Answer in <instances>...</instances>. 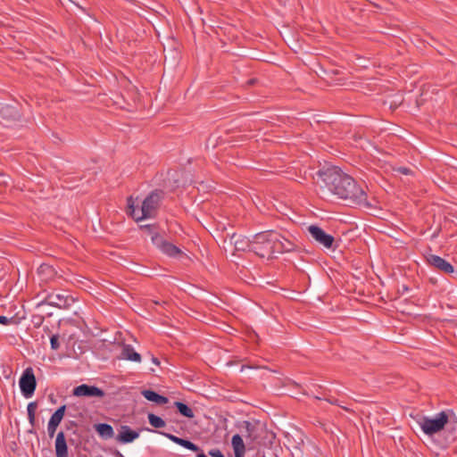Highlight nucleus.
Here are the masks:
<instances>
[{
	"mask_svg": "<svg viewBox=\"0 0 457 457\" xmlns=\"http://www.w3.org/2000/svg\"><path fill=\"white\" fill-rule=\"evenodd\" d=\"M328 190L349 204L368 205L364 190L356 181L337 167L320 172Z\"/></svg>",
	"mask_w": 457,
	"mask_h": 457,
	"instance_id": "f257e3e1",
	"label": "nucleus"
},
{
	"mask_svg": "<svg viewBox=\"0 0 457 457\" xmlns=\"http://www.w3.org/2000/svg\"><path fill=\"white\" fill-rule=\"evenodd\" d=\"M161 201V195L158 192H152L143 201L141 208L137 209L134 205L132 197L128 199V208L130 216L139 221L145 219H150L155 216Z\"/></svg>",
	"mask_w": 457,
	"mask_h": 457,
	"instance_id": "f03ea898",
	"label": "nucleus"
},
{
	"mask_svg": "<svg viewBox=\"0 0 457 457\" xmlns=\"http://www.w3.org/2000/svg\"><path fill=\"white\" fill-rule=\"evenodd\" d=\"M449 418L445 411L437 413L435 417L423 416L418 420V424L424 434L433 436L442 431L448 423Z\"/></svg>",
	"mask_w": 457,
	"mask_h": 457,
	"instance_id": "7ed1b4c3",
	"label": "nucleus"
},
{
	"mask_svg": "<svg viewBox=\"0 0 457 457\" xmlns=\"http://www.w3.org/2000/svg\"><path fill=\"white\" fill-rule=\"evenodd\" d=\"M252 252L261 258H271L270 231L260 232L253 237Z\"/></svg>",
	"mask_w": 457,
	"mask_h": 457,
	"instance_id": "20e7f679",
	"label": "nucleus"
},
{
	"mask_svg": "<svg viewBox=\"0 0 457 457\" xmlns=\"http://www.w3.org/2000/svg\"><path fill=\"white\" fill-rule=\"evenodd\" d=\"M19 385L21 392L25 397L29 398L32 396L37 386L36 377L32 368L29 367L25 369L20 378Z\"/></svg>",
	"mask_w": 457,
	"mask_h": 457,
	"instance_id": "39448f33",
	"label": "nucleus"
},
{
	"mask_svg": "<svg viewBox=\"0 0 457 457\" xmlns=\"http://www.w3.org/2000/svg\"><path fill=\"white\" fill-rule=\"evenodd\" d=\"M152 242L163 253H165L170 257H177V256L182 254V252L179 248H178L176 245L163 240V238L158 234H153Z\"/></svg>",
	"mask_w": 457,
	"mask_h": 457,
	"instance_id": "423d86ee",
	"label": "nucleus"
},
{
	"mask_svg": "<svg viewBox=\"0 0 457 457\" xmlns=\"http://www.w3.org/2000/svg\"><path fill=\"white\" fill-rule=\"evenodd\" d=\"M308 231L312 237L320 245L326 248H331L334 243V237L327 234L322 228L318 226L311 225L308 227Z\"/></svg>",
	"mask_w": 457,
	"mask_h": 457,
	"instance_id": "0eeeda50",
	"label": "nucleus"
},
{
	"mask_svg": "<svg viewBox=\"0 0 457 457\" xmlns=\"http://www.w3.org/2000/svg\"><path fill=\"white\" fill-rule=\"evenodd\" d=\"M104 392L97 386L82 384L73 389V395L78 397H104Z\"/></svg>",
	"mask_w": 457,
	"mask_h": 457,
	"instance_id": "6e6552de",
	"label": "nucleus"
},
{
	"mask_svg": "<svg viewBox=\"0 0 457 457\" xmlns=\"http://www.w3.org/2000/svg\"><path fill=\"white\" fill-rule=\"evenodd\" d=\"M46 301L48 304L58 308H67L73 299L62 292H52L47 295Z\"/></svg>",
	"mask_w": 457,
	"mask_h": 457,
	"instance_id": "1a4fd4ad",
	"label": "nucleus"
},
{
	"mask_svg": "<svg viewBox=\"0 0 457 457\" xmlns=\"http://www.w3.org/2000/svg\"><path fill=\"white\" fill-rule=\"evenodd\" d=\"M428 263L440 271L450 274L454 271L453 266L446 260L436 254H429L427 257Z\"/></svg>",
	"mask_w": 457,
	"mask_h": 457,
	"instance_id": "9d476101",
	"label": "nucleus"
},
{
	"mask_svg": "<svg viewBox=\"0 0 457 457\" xmlns=\"http://www.w3.org/2000/svg\"><path fill=\"white\" fill-rule=\"evenodd\" d=\"M230 244L234 245L236 251L252 252V240L245 236L233 234L230 237Z\"/></svg>",
	"mask_w": 457,
	"mask_h": 457,
	"instance_id": "9b49d317",
	"label": "nucleus"
},
{
	"mask_svg": "<svg viewBox=\"0 0 457 457\" xmlns=\"http://www.w3.org/2000/svg\"><path fill=\"white\" fill-rule=\"evenodd\" d=\"M139 433L132 430L129 426L123 425L120 427V432L116 437V440L121 444H129L138 438Z\"/></svg>",
	"mask_w": 457,
	"mask_h": 457,
	"instance_id": "f8f14e48",
	"label": "nucleus"
},
{
	"mask_svg": "<svg viewBox=\"0 0 457 457\" xmlns=\"http://www.w3.org/2000/svg\"><path fill=\"white\" fill-rule=\"evenodd\" d=\"M55 453L56 457H68V446L62 431H60L56 436Z\"/></svg>",
	"mask_w": 457,
	"mask_h": 457,
	"instance_id": "ddd939ff",
	"label": "nucleus"
},
{
	"mask_svg": "<svg viewBox=\"0 0 457 457\" xmlns=\"http://www.w3.org/2000/svg\"><path fill=\"white\" fill-rule=\"evenodd\" d=\"M270 241L271 245V257L275 253H285L280 242V234L276 231H270Z\"/></svg>",
	"mask_w": 457,
	"mask_h": 457,
	"instance_id": "4468645a",
	"label": "nucleus"
},
{
	"mask_svg": "<svg viewBox=\"0 0 457 457\" xmlns=\"http://www.w3.org/2000/svg\"><path fill=\"white\" fill-rule=\"evenodd\" d=\"M231 445L234 450L235 457L245 456V446L240 435L237 434L232 436Z\"/></svg>",
	"mask_w": 457,
	"mask_h": 457,
	"instance_id": "2eb2a0df",
	"label": "nucleus"
},
{
	"mask_svg": "<svg viewBox=\"0 0 457 457\" xmlns=\"http://www.w3.org/2000/svg\"><path fill=\"white\" fill-rule=\"evenodd\" d=\"M121 358L124 360L139 362L141 356L130 345H124L121 349Z\"/></svg>",
	"mask_w": 457,
	"mask_h": 457,
	"instance_id": "dca6fc26",
	"label": "nucleus"
},
{
	"mask_svg": "<svg viewBox=\"0 0 457 457\" xmlns=\"http://www.w3.org/2000/svg\"><path fill=\"white\" fill-rule=\"evenodd\" d=\"M95 430L103 439H110L114 436L112 427L107 423H99L95 425Z\"/></svg>",
	"mask_w": 457,
	"mask_h": 457,
	"instance_id": "f3484780",
	"label": "nucleus"
},
{
	"mask_svg": "<svg viewBox=\"0 0 457 457\" xmlns=\"http://www.w3.org/2000/svg\"><path fill=\"white\" fill-rule=\"evenodd\" d=\"M142 395L148 401L154 402L157 404H166L168 403V398L162 396L154 391L152 390H144L142 391Z\"/></svg>",
	"mask_w": 457,
	"mask_h": 457,
	"instance_id": "a211bd4d",
	"label": "nucleus"
},
{
	"mask_svg": "<svg viewBox=\"0 0 457 457\" xmlns=\"http://www.w3.org/2000/svg\"><path fill=\"white\" fill-rule=\"evenodd\" d=\"M65 409H66L65 405H62L61 407H59L54 412V414L51 416L48 423H51V424L55 425V426L58 427L59 424L61 423V421L63 419V416H64V413H65Z\"/></svg>",
	"mask_w": 457,
	"mask_h": 457,
	"instance_id": "6ab92c4d",
	"label": "nucleus"
},
{
	"mask_svg": "<svg viewBox=\"0 0 457 457\" xmlns=\"http://www.w3.org/2000/svg\"><path fill=\"white\" fill-rule=\"evenodd\" d=\"M175 405L179 411L181 415L187 418H193L194 417V411L193 410L188 407L186 403L181 402H176Z\"/></svg>",
	"mask_w": 457,
	"mask_h": 457,
	"instance_id": "aec40b11",
	"label": "nucleus"
},
{
	"mask_svg": "<svg viewBox=\"0 0 457 457\" xmlns=\"http://www.w3.org/2000/svg\"><path fill=\"white\" fill-rule=\"evenodd\" d=\"M148 421L150 425L155 428H162L166 425L165 421L161 417L154 413L148 414Z\"/></svg>",
	"mask_w": 457,
	"mask_h": 457,
	"instance_id": "412c9836",
	"label": "nucleus"
},
{
	"mask_svg": "<svg viewBox=\"0 0 457 457\" xmlns=\"http://www.w3.org/2000/svg\"><path fill=\"white\" fill-rule=\"evenodd\" d=\"M36 403H29L27 407L28 411V418L29 420V423L33 426L35 422V412H36Z\"/></svg>",
	"mask_w": 457,
	"mask_h": 457,
	"instance_id": "4be33fe9",
	"label": "nucleus"
},
{
	"mask_svg": "<svg viewBox=\"0 0 457 457\" xmlns=\"http://www.w3.org/2000/svg\"><path fill=\"white\" fill-rule=\"evenodd\" d=\"M280 242H281V244H283L282 247H283L285 253L291 252L295 249L294 243L291 242L290 240L285 238L281 235H280Z\"/></svg>",
	"mask_w": 457,
	"mask_h": 457,
	"instance_id": "5701e85b",
	"label": "nucleus"
},
{
	"mask_svg": "<svg viewBox=\"0 0 457 457\" xmlns=\"http://www.w3.org/2000/svg\"><path fill=\"white\" fill-rule=\"evenodd\" d=\"M179 445H181L188 450H191L193 452H197L199 450V448L196 445H195L194 443H192L188 440L183 439V438L181 439Z\"/></svg>",
	"mask_w": 457,
	"mask_h": 457,
	"instance_id": "b1692460",
	"label": "nucleus"
},
{
	"mask_svg": "<svg viewBox=\"0 0 457 457\" xmlns=\"http://www.w3.org/2000/svg\"><path fill=\"white\" fill-rule=\"evenodd\" d=\"M395 171L403 174V175H411L413 171L406 167H397L394 169Z\"/></svg>",
	"mask_w": 457,
	"mask_h": 457,
	"instance_id": "393cba45",
	"label": "nucleus"
},
{
	"mask_svg": "<svg viewBox=\"0 0 457 457\" xmlns=\"http://www.w3.org/2000/svg\"><path fill=\"white\" fill-rule=\"evenodd\" d=\"M50 344H51V348L53 350H57L60 346L58 337L55 335L52 336L51 339H50Z\"/></svg>",
	"mask_w": 457,
	"mask_h": 457,
	"instance_id": "a878e982",
	"label": "nucleus"
},
{
	"mask_svg": "<svg viewBox=\"0 0 457 457\" xmlns=\"http://www.w3.org/2000/svg\"><path fill=\"white\" fill-rule=\"evenodd\" d=\"M162 435H163L164 436L168 437L170 440H171L172 442H174L175 444L179 445L180 444V441L182 438L180 437H178L174 435H171V434H169V433H163V432H161Z\"/></svg>",
	"mask_w": 457,
	"mask_h": 457,
	"instance_id": "bb28decb",
	"label": "nucleus"
},
{
	"mask_svg": "<svg viewBox=\"0 0 457 457\" xmlns=\"http://www.w3.org/2000/svg\"><path fill=\"white\" fill-rule=\"evenodd\" d=\"M57 426L48 423L47 425V432L50 437H53L56 432Z\"/></svg>",
	"mask_w": 457,
	"mask_h": 457,
	"instance_id": "cd10ccee",
	"label": "nucleus"
},
{
	"mask_svg": "<svg viewBox=\"0 0 457 457\" xmlns=\"http://www.w3.org/2000/svg\"><path fill=\"white\" fill-rule=\"evenodd\" d=\"M245 428L248 432V436L252 437L253 440L255 439V436H253V427L249 421H245Z\"/></svg>",
	"mask_w": 457,
	"mask_h": 457,
	"instance_id": "c85d7f7f",
	"label": "nucleus"
},
{
	"mask_svg": "<svg viewBox=\"0 0 457 457\" xmlns=\"http://www.w3.org/2000/svg\"><path fill=\"white\" fill-rule=\"evenodd\" d=\"M13 318H7L5 316L0 315V324L9 325L12 322Z\"/></svg>",
	"mask_w": 457,
	"mask_h": 457,
	"instance_id": "c756f323",
	"label": "nucleus"
},
{
	"mask_svg": "<svg viewBox=\"0 0 457 457\" xmlns=\"http://www.w3.org/2000/svg\"><path fill=\"white\" fill-rule=\"evenodd\" d=\"M209 454L212 456V457H225L221 452L218 449H215V450H212L209 452Z\"/></svg>",
	"mask_w": 457,
	"mask_h": 457,
	"instance_id": "7c9ffc66",
	"label": "nucleus"
},
{
	"mask_svg": "<svg viewBox=\"0 0 457 457\" xmlns=\"http://www.w3.org/2000/svg\"><path fill=\"white\" fill-rule=\"evenodd\" d=\"M38 270H39V272H46V271L52 272V268L49 265L43 264L39 267Z\"/></svg>",
	"mask_w": 457,
	"mask_h": 457,
	"instance_id": "2f4dec72",
	"label": "nucleus"
},
{
	"mask_svg": "<svg viewBox=\"0 0 457 457\" xmlns=\"http://www.w3.org/2000/svg\"><path fill=\"white\" fill-rule=\"evenodd\" d=\"M152 361L156 365L160 364V361L156 357H152Z\"/></svg>",
	"mask_w": 457,
	"mask_h": 457,
	"instance_id": "473e14b6",
	"label": "nucleus"
},
{
	"mask_svg": "<svg viewBox=\"0 0 457 457\" xmlns=\"http://www.w3.org/2000/svg\"><path fill=\"white\" fill-rule=\"evenodd\" d=\"M142 228H145V229L149 230L150 233H152L151 232V226L150 225L142 226Z\"/></svg>",
	"mask_w": 457,
	"mask_h": 457,
	"instance_id": "72a5a7b5",
	"label": "nucleus"
},
{
	"mask_svg": "<svg viewBox=\"0 0 457 457\" xmlns=\"http://www.w3.org/2000/svg\"><path fill=\"white\" fill-rule=\"evenodd\" d=\"M197 457H207V456L202 453L198 454Z\"/></svg>",
	"mask_w": 457,
	"mask_h": 457,
	"instance_id": "f704fd0d",
	"label": "nucleus"
}]
</instances>
